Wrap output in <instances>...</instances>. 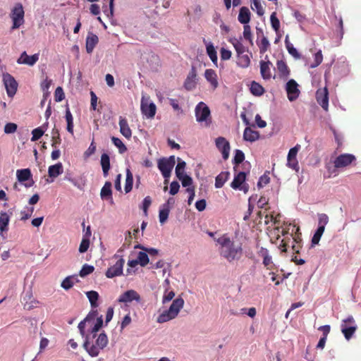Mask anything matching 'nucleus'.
<instances>
[{
    "label": "nucleus",
    "mask_w": 361,
    "mask_h": 361,
    "mask_svg": "<svg viewBox=\"0 0 361 361\" xmlns=\"http://www.w3.org/2000/svg\"><path fill=\"white\" fill-rule=\"evenodd\" d=\"M184 300L178 297L173 300L168 310L163 311L157 318V322L163 324L175 319L183 307Z\"/></svg>",
    "instance_id": "3"
},
{
    "label": "nucleus",
    "mask_w": 361,
    "mask_h": 361,
    "mask_svg": "<svg viewBox=\"0 0 361 361\" xmlns=\"http://www.w3.org/2000/svg\"><path fill=\"white\" fill-rule=\"evenodd\" d=\"M98 37L92 33L89 32L86 38V51L88 54H91L94 49L95 46L98 43Z\"/></svg>",
    "instance_id": "20"
},
{
    "label": "nucleus",
    "mask_w": 361,
    "mask_h": 361,
    "mask_svg": "<svg viewBox=\"0 0 361 361\" xmlns=\"http://www.w3.org/2000/svg\"><path fill=\"white\" fill-rule=\"evenodd\" d=\"M252 56V54H241L238 56V61L237 63L239 66L242 68H247L250 63V57Z\"/></svg>",
    "instance_id": "29"
},
{
    "label": "nucleus",
    "mask_w": 361,
    "mask_h": 361,
    "mask_svg": "<svg viewBox=\"0 0 361 361\" xmlns=\"http://www.w3.org/2000/svg\"><path fill=\"white\" fill-rule=\"evenodd\" d=\"M325 228L318 226L317 231H315L312 238V245H317L321 239V237L322 236Z\"/></svg>",
    "instance_id": "44"
},
{
    "label": "nucleus",
    "mask_w": 361,
    "mask_h": 361,
    "mask_svg": "<svg viewBox=\"0 0 361 361\" xmlns=\"http://www.w3.org/2000/svg\"><path fill=\"white\" fill-rule=\"evenodd\" d=\"M111 141L114 143V145L116 147H118L119 153L123 154L127 151V147H126V145L123 144L121 139L116 137H112Z\"/></svg>",
    "instance_id": "42"
},
{
    "label": "nucleus",
    "mask_w": 361,
    "mask_h": 361,
    "mask_svg": "<svg viewBox=\"0 0 361 361\" xmlns=\"http://www.w3.org/2000/svg\"><path fill=\"white\" fill-rule=\"evenodd\" d=\"M196 78V69L192 66L184 82V87L187 90H192L195 88L197 84Z\"/></svg>",
    "instance_id": "17"
},
{
    "label": "nucleus",
    "mask_w": 361,
    "mask_h": 361,
    "mask_svg": "<svg viewBox=\"0 0 361 361\" xmlns=\"http://www.w3.org/2000/svg\"><path fill=\"white\" fill-rule=\"evenodd\" d=\"M270 21L271 24L272 28L277 32L280 27V22L279 20L276 17V12H273L270 16Z\"/></svg>",
    "instance_id": "50"
},
{
    "label": "nucleus",
    "mask_w": 361,
    "mask_h": 361,
    "mask_svg": "<svg viewBox=\"0 0 361 361\" xmlns=\"http://www.w3.org/2000/svg\"><path fill=\"white\" fill-rule=\"evenodd\" d=\"M90 246V240L87 238H82L79 246V252L80 253L85 252Z\"/></svg>",
    "instance_id": "59"
},
{
    "label": "nucleus",
    "mask_w": 361,
    "mask_h": 361,
    "mask_svg": "<svg viewBox=\"0 0 361 361\" xmlns=\"http://www.w3.org/2000/svg\"><path fill=\"white\" fill-rule=\"evenodd\" d=\"M238 19L240 23L247 25L250 20V10L245 6L240 8Z\"/></svg>",
    "instance_id": "27"
},
{
    "label": "nucleus",
    "mask_w": 361,
    "mask_h": 361,
    "mask_svg": "<svg viewBox=\"0 0 361 361\" xmlns=\"http://www.w3.org/2000/svg\"><path fill=\"white\" fill-rule=\"evenodd\" d=\"M175 296V293L173 290L169 291L168 288H166L163 298L162 303L165 304L171 301Z\"/></svg>",
    "instance_id": "57"
},
{
    "label": "nucleus",
    "mask_w": 361,
    "mask_h": 361,
    "mask_svg": "<svg viewBox=\"0 0 361 361\" xmlns=\"http://www.w3.org/2000/svg\"><path fill=\"white\" fill-rule=\"evenodd\" d=\"M2 76L4 85L8 96L13 97L16 93L18 82L15 78L8 73H4Z\"/></svg>",
    "instance_id": "9"
},
{
    "label": "nucleus",
    "mask_w": 361,
    "mask_h": 361,
    "mask_svg": "<svg viewBox=\"0 0 361 361\" xmlns=\"http://www.w3.org/2000/svg\"><path fill=\"white\" fill-rule=\"evenodd\" d=\"M228 171H223L220 173L216 177L215 180V187L216 188H221L223 187L226 181L228 180L229 177Z\"/></svg>",
    "instance_id": "31"
},
{
    "label": "nucleus",
    "mask_w": 361,
    "mask_h": 361,
    "mask_svg": "<svg viewBox=\"0 0 361 361\" xmlns=\"http://www.w3.org/2000/svg\"><path fill=\"white\" fill-rule=\"evenodd\" d=\"M51 80H49L47 78H45L42 82H41V89L44 93V99H47L49 97V89L51 86Z\"/></svg>",
    "instance_id": "43"
},
{
    "label": "nucleus",
    "mask_w": 361,
    "mask_h": 361,
    "mask_svg": "<svg viewBox=\"0 0 361 361\" xmlns=\"http://www.w3.org/2000/svg\"><path fill=\"white\" fill-rule=\"evenodd\" d=\"M111 186V183L106 181L101 190L100 196L102 200H110V203L113 204L114 200L112 198Z\"/></svg>",
    "instance_id": "19"
},
{
    "label": "nucleus",
    "mask_w": 361,
    "mask_h": 361,
    "mask_svg": "<svg viewBox=\"0 0 361 361\" xmlns=\"http://www.w3.org/2000/svg\"><path fill=\"white\" fill-rule=\"evenodd\" d=\"M133 176L130 169L126 170V183H125V192L126 193L131 191L133 188Z\"/></svg>",
    "instance_id": "37"
},
{
    "label": "nucleus",
    "mask_w": 361,
    "mask_h": 361,
    "mask_svg": "<svg viewBox=\"0 0 361 361\" xmlns=\"http://www.w3.org/2000/svg\"><path fill=\"white\" fill-rule=\"evenodd\" d=\"M245 178L246 174L245 172H239L235 176L232 183H231V187L235 190L240 188V187L245 183Z\"/></svg>",
    "instance_id": "26"
},
{
    "label": "nucleus",
    "mask_w": 361,
    "mask_h": 361,
    "mask_svg": "<svg viewBox=\"0 0 361 361\" xmlns=\"http://www.w3.org/2000/svg\"><path fill=\"white\" fill-rule=\"evenodd\" d=\"M133 300H135L138 302L140 301V295L134 290H129L124 292L118 299L119 302L124 303L131 302Z\"/></svg>",
    "instance_id": "15"
},
{
    "label": "nucleus",
    "mask_w": 361,
    "mask_h": 361,
    "mask_svg": "<svg viewBox=\"0 0 361 361\" xmlns=\"http://www.w3.org/2000/svg\"><path fill=\"white\" fill-rule=\"evenodd\" d=\"M39 60V54H35L32 56L27 54L26 51H23L20 57L17 59L18 64H25L30 66H34Z\"/></svg>",
    "instance_id": "16"
},
{
    "label": "nucleus",
    "mask_w": 361,
    "mask_h": 361,
    "mask_svg": "<svg viewBox=\"0 0 361 361\" xmlns=\"http://www.w3.org/2000/svg\"><path fill=\"white\" fill-rule=\"evenodd\" d=\"M245 159V155L244 153L240 150V149H235V156L233 158V164H239L242 163Z\"/></svg>",
    "instance_id": "56"
},
{
    "label": "nucleus",
    "mask_w": 361,
    "mask_h": 361,
    "mask_svg": "<svg viewBox=\"0 0 361 361\" xmlns=\"http://www.w3.org/2000/svg\"><path fill=\"white\" fill-rule=\"evenodd\" d=\"M101 165L104 176L106 177L110 169V159L109 155L106 153L102 154L101 156Z\"/></svg>",
    "instance_id": "30"
},
{
    "label": "nucleus",
    "mask_w": 361,
    "mask_h": 361,
    "mask_svg": "<svg viewBox=\"0 0 361 361\" xmlns=\"http://www.w3.org/2000/svg\"><path fill=\"white\" fill-rule=\"evenodd\" d=\"M141 111L147 118H153L156 114V105L149 97H142L141 99Z\"/></svg>",
    "instance_id": "10"
},
{
    "label": "nucleus",
    "mask_w": 361,
    "mask_h": 361,
    "mask_svg": "<svg viewBox=\"0 0 361 361\" xmlns=\"http://www.w3.org/2000/svg\"><path fill=\"white\" fill-rule=\"evenodd\" d=\"M207 54L210 58L211 61L215 64H217V54L215 48L212 42H209L206 45Z\"/></svg>",
    "instance_id": "34"
},
{
    "label": "nucleus",
    "mask_w": 361,
    "mask_h": 361,
    "mask_svg": "<svg viewBox=\"0 0 361 361\" xmlns=\"http://www.w3.org/2000/svg\"><path fill=\"white\" fill-rule=\"evenodd\" d=\"M141 267H145L149 263V257L146 252H140L137 258Z\"/></svg>",
    "instance_id": "46"
},
{
    "label": "nucleus",
    "mask_w": 361,
    "mask_h": 361,
    "mask_svg": "<svg viewBox=\"0 0 361 361\" xmlns=\"http://www.w3.org/2000/svg\"><path fill=\"white\" fill-rule=\"evenodd\" d=\"M186 166V163L181 159L178 158V164L176 167V175L179 177L181 175L185 174L184 171Z\"/></svg>",
    "instance_id": "47"
},
{
    "label": "nucleus",
    "mask_w": 361,
    "mask_h": 361,
    "mask_svg": "<svg viewBox=\"0 0 361 361\" xmlns=\"http://www.w3.org/2000/svg\"><path fill=\"white\" fill-rule=\"evenodd\" d=\"M118 124L121 133L127 139H130L132 136V132L128 126L127 120L122 116H120Z\"/></svg>",
    "instance_id": "21"
},
{
    "label": "nucleus",
    "mask_w": 361,
    "mask_h": 361,
    "mask_svg": "<svg viewBox=\"0 0 361 361\" xmlns=\"http://www.w3.org/2000/svg\"><path fill=\"white\" fill-rule=\"evenodd\" d=\"M182 183V185L183 187H188L190 186L192 184V179L190 176H188L187 174H183L180 176L179 177H177Z\"/></svg>",
    "instance_id": "54"
},
{
    "label": "nucleus",
    "mask_w": 361,
    "mask_h": 361,
    "mask_svg": "<svg viewBox=\"0 0 361 361\" xmlns=\"http://www.w3.org/2000/svg\"><path fill=\"white\" fill-rule=\"evenodd\" d=\"M78 280L75 276H69L63 279L61 283V287L65 290H69L73 287L75 283L78 282Z\"/></svg>",
    "instance_id": "36"
},
{
    "label": "nucleus",
    "mask_w": 361,
    "mask_h": 361,
    "mask_svg": "<svg viewBox=\"0 0 361 361\" xmlns=\"http://www.w3.org/2000/svg\"><path fill=\"white\" fill-rule=\"evenodd\" d=\"M243 37L245 39L249 41V42L251 45H253L251 28H250V26L248 25H244Z\"/></svg>",
    "instance_id": "51"
},
{
    "label": "nucleus",
    "mask_w": 361,
    "mask_h": 361,
    "mask_svg": "<svg viewBox=\"0 0 361 361\" xmlns=\"http://www.w3.org/2000/svg\"><path fill=\"white\" fill-rule=\"evenodd\" d=\"M17 130V125L13 123H6L4 126V133L6 134L13 133Z\"/></svg>",
    "instance_id": "61"
},
{
    "label": "nucleus",
    "mask_w": 361,
    "mask_h": 361,
    "mask_svg": "<svg viewBox=\"0 0 361 361\" xmlns=\"http://www.w3.org/2000/svg\"><path fill=\"white\" fill-rule=\"evenodd\" d=\"M300 149V145H296L294 147L291 148L288 154L287 161L297 160L296 155L299 149Z\"/></svg>",
    "instance_id": "55"
},
{
    "label": "nucleus",
    "mask_w": 361,
    "mask_h": 361,
    "mask_svg": "<svg viewBox=\"0 0 361 361\" xmlns=\"http://www.w3.org/2000/svg\"><path fill=\"white\" fill-rule=\"evenodd\" d=\"M252 9L255 11L259 16L264 14V10L259 0H252Z\"/></svg>",
    "instance_id": "41"
},
{
    "label": "nucleus",
    "mask_w": 361,
    "mask_h": 361,
    "mask_svg": "<svg viewBox=\"0 0 361 361\" xmlns=\"http://www.w3.org/2000/svg\"><path fill=\"white\" fill-rule=\"evenodd\" d=\"M170 209L160 207L159 211V218L161 224H164L168 219L170 213Z\"/></svg>",
    "instance_id": "39"
},
{
    "label": "nucleus",
    "mask_w": 361,
    "mask_h": 361,
    "mask_svg": "<svg viewBox=\"0 0 361 361\" xmlns=\"http://www.w3.org/2000/svg\"><path fill=\"white\" fill-rule=\"evenodd\" d=\"M10 221V216L6 212L0 213V235L4 237V233L8 231V226Z\"/></svg>",
    "instance_id": "22"
},
{
    "label": "nucleus",
    "mask_w": 361,
    "mask_h": 361,
    "mask_svg": "<svg viewBox=\"0 0 361 361\" xmlns=\"http://www.w3.org/2000/svg\"><path fill=\"white\" fill-rule=\"evenodd\" d=\"M354 161H355V157L353 154H342L335 159L334 164L335 168L341 169L348 166Z\"/></svg>",
    "instance_id": "12"
},
{
    "label": "nucleus",
    "mask_w": 361,
    "mask_h": 361,
    "mask_svg": "<svg viewBox=\"0 0 361 361\" xmlns=\"http://www.w3.org/2000/svg\"><path fill=\"white\" fill-rule=\"evenodd\" d=\"M123 250L121 248L118 250L117 253L113 257L114 259H117L116 263L111 266L106 271L105 275L109 279H112L115 276H118L123 274V265L125 260L121 255L118 253L121 252Z\"/></svg>",
    "instance_id": "5"
},
{
    "label": "nucleus",
    "mask_w": 361,
    "mask_h": 361,
    "mask_svg": "<svg viewBox=\"0 0 361 361\" xmlns=\"http://www.w3.org/2000/svg\"><path fill=\"white\" fill-rule=\"evenodd\" d=\"M251 93L255 96H261L264 92V87L255 81H252L250 87Z\"/></svg>",
    "instance_id": "35"
},
{
    "label": "nucleus",
    "mask_w": 361,
    "mask_h": 361,
    "mask_svg": "<svg viewBox=\"0 0 361 361\" xmlns=\"http://www.w3.org/2000/svg\"><path fill=\"white\" fill-rule=\"evenodd\" d=\"M92 339L90 335H87L83 347L90 356L97 357L99 354L100 350L107 345L108 338L105 333H101L96 339L95 344L90 342Z\"/></svg>",
    "instance_id": "2"
},
{
    "label": "nucleus",
    "mask_w": 361,
    "mask_h": 361,
    "mask_svg": "<svg viewBox=\"0 0 361 361\" xmlns=\"http://www.w3.org/2000/svg\"><path fill=\"white\" fill-rule=\"evenodd\" d=\"M259 137V133L257 131L252 130L250 127L245 128L243 133V138L246 141L255 142Z\"/></svg>",
    "instance_id": "25"
},
{
    "label": "nucleus",
    "mask_w": 361,
    "mask_h": 361,
    "mask_svg": "<svg viewBox=\"0 0 361 361\" xmlns=\"http://www.w3.org/2000/svg\"><path fill=\"white\" fill-rule=\"evenodd\" d=\"M216 148L221 152L222 157L227 160L229 157L231 146L227 140L224 137H218L215 140Z\"/></svg>",
    "instance_id": "11"
},
{
    "label": "nucleus",
    "mask_w": 361,
    "mask_h": 361,
    "mask_svg": "<svg viewBox=\"0 0 361 361\" xmlns=\"http://www.w3.org/2000/svg\"><path fill=\"white\" fill-rule=\"evenodd\" d=\"M276 66H277V69L279 71L280 76L287 78L290 74V71H289L288 67L287 66L286 62L282 60L278 61Z\"/></svg>",
    "instance_id": "32"
},
{
    "label": "nucleus",
    "mask_w": 361,
    "mask_h": 361,
    "mask_svg": "<svg viewBox=\"0 0 361 361\" xmlns=\"http://www.w3.org/2000/svg\"><path fill=\"white\" fill-rule=\"evenodd\" d=\"M261 54L265 53L270 46V43L267 37L262 36L260 42H257Z\"/></svg>",
    "instance_id": "40"
},
{
    "label": "nucleus",
    "mask_w": 361,
    "mask_h": 361,
    "mask_svg": "<svg viewBox=\"0 0 361 361\" xmlns=\"http://www.w3.org/2000/svg\"><path fill=\"white\" fill-rule=\"evenodd\" d=\"M260 255L263 257V264L264 266L268 267L271 264V257L269 255V251L265 248H262Z\"/></svg>",
    "instance_id": "48"
},
{
    "label": "nucleus",
    "mask_w": 361,
    "mask_h": 361,
    "mask_svg": "<svg viewBox=\"0 0 361 361\" xmlns=\"http://www.w3.org/2000/svg\"><path fill=\"white\" fill-rule=\"evenodd\" d=\"M86 295L90 302L92 308L98 307L97 300L99 299V293L94 290H90L86 292Z\"/></svg>",
    "instance_id": "33"
},
{
    "label": "nucleus",
    "mask_w": 361,
    "mask_h": 361,
    "mask_svg": "<svg viewBox=\"0 0 361 361\" xmlns=\"http://www.w3.org/2000/svg\"><path fill=\"white\" fill-rule=\"evenodd\" d=\"M63 171V165L61 162H58L54 165H51L48 169V175L51 178H55L61 175Z\"/></svg>",
    "instance_id": "24"
},
{
    "label": "nucleus",
    "mask_w": 361,
    "mask_h": 361,
    "mask_svg": "<svg viewBox=\"0 0 361 361\" xmlns=\"http://www.w3.org/2000/svg\"><path fill=\"white\" fill-rule=\"evenodd\" d=\"M24 9L21 3H16L11 11V18L13 21L12 29H18L24 23Z\"/></svg>",
    "instance_id": "7"
},
{
    "label": "nucleus",
    "mask_w": 361,
    "mask_h": 361,
    "mask_svg": "<svg viewBox=\"0 0 361 361\" xmlns=\"http://www.w3.org/2000/svg\"><path fill=\"white\" fill-rule=\"evenodd\" d=\"M221 245L220 254L229 262L238 260L243 255V249L240 244H235L230 238L223 236L217 239Z\"/></svg>",
    "instance_id": "1"
},
{
    "label": "nucleus",
    "mask_w": 361,
    "mask_h": 361,
    "mask_svg": "<svg viewBox=\"0 0 361 361\" xmlns=\"http://www.w3.org/2000/svg\"><path fill=\"white\" fill-rule=\"evenodd\" d=\"M179 188H180V185H179L178 182L173 181L171 183V185H170L169 193L171 195H175L176 194L178 193Z\"/></svg>",
    "instance_id": "64"
},
{
    "label": "nucleus",
    "mask_w": 361,
    "mask_h": 361,
    "mask_svg": "<svg viewBox=\"0 0 361 361\" xmlns=\"http://www.w3.org/2000/svg\"><path fill=\"white\" fill-rule=\"evenodd\" d=\"M196 121L202 126L209 127L212 123L210 110L202 102H199L195 109Z\"/></svg>",
    "instance_id": "4"
},
{
    "label": "nucleus",
    "mask_w": 361,
    "mask_h": 361,
    "mask_svg": "<svg viewBox=\"0 0 361 361\" xmlns=\"http://www.w3.org/2000/svg\"><path fill=\"white\" fill-rule=\"evenodd\" d=\"M231 43L235 49L237 56L245 52H248V49L239 40L235 39L231 42Z\"/></svg>",
    "instance_id": "38"
},
{
    "label": "nucleus",
    "mask_w": 361,
    "mask_h": 361,
    "mask_svg": "<svg viewBox=\"0 0 361 361\" xmlns=\"http://www.w3.org/2000/svg\"><path fill=\"white\" fill-rule=\"evenodd\" d=\"M323 60V56L321 51H317L314 54V63L310 65L311 68H314L320 65Z\"/></svg>",
    "instance_id": "60"
},
{
    "label": "nucleus",
    "mask_w": 361,
    "mask_h": 361,
    "mask_svg": "<svg viewBox=\"0 0 361 361\" xmlns=\"http://www.w3.org/2000/svg\"><path fill=\"white\" fill-rule=\"evenodd\" d=\"M270 178L268 175L264 174L262 176L257 183L258 188H262L269 183Z\"/></svg>",
    "instance_id": "62"
},
{
    "label": "nucleus",
    "mask_w": 361,
    "mask_h": 361,
    "mask_svg": "<svg viewBox=\"0 0 361 361\" xmlns=\"http://www.w3.org/2000/svg\"><path fill=\"white\" fill-rule=\"evenodd\" d=\"M65 97L63 89L61 87H58L55 90V100L56 102L62 101Z\"/></svg>",
    "instance_id": "63"
},
{
    "label": "nucleus",
    "mask_w": 361,
    "mask_h": 361,
    "mask_svg": "<svg viewBox=\"0 0 361 361\" xmlns=\"http://www.w3.org/2000/svg\"><path fill=\"white\" fill-rule=\"evenodd\" d=\"M18 180L20 183L29 180L32 177L31 171L29 169H19L16 171Z\"/></svg>",
    "instance_id": "28"
},
{
    "label": "nucleus",
    "mask_w": 361,
    "mask_h": 361,
    "mask_svg": "<svg viewBox=\"0 0 361 361\" xmlns=\"http://www.w3.org/2000/svg\"><path fill=\"white\" fill-rule=\"evenodd\" d=\"M204 78L207 82L210 83V85L213 90H216L219 86L217 80V75L213 69H207L204 72Z\"/></svg>",
    "instance_id": "18"
},
{
    "label": "nucleus",
    "mask_w": 361,
    "mask_h": 361,
    "mask_svg": "<svg viewBox=\"0 0 361 361\" xmlns=\"http://www.w3.org/2000/svg\"><path fill=\"white\" fill-rule=\"evenodd\" d=\"M61 143V138L59 133V130L54 128L52 130V143L51 146L54 148H57L58 145Z\"/></svg>",
    "instance_id": "49"
},
{
    "label": "nucleus",
    "mask_w": 361,
    "mask_h": 361,
    "mask_svg": "<svg viewBox=\"0 0 361 361\" xmlns=\"http://www.w3.org/2000/svg\"><path fill=\"white\" fill-rule=\"evenodd\" d=\"M271 63L270 61H260V73L264 80H269L271 78V73L270 66Z\"/></svg>",
    "instance_id": "23"
},
{
    "label": "nucleus",
    "mask_w": 361,
    "mask_h": 361,
    "mask_svg": "<svg viewBox=\"0 0 361 361\" xmlns=\"http://www.w3.org/2000/svg\"><path fill=\"white\" fill-rule=\"evenodd\" d=\"M286 90L287 92L288 99L290 102H293L298 99L300 94L298 85L295 80L290 79L286 85Z\"/></svg>",
    "instance_id": "13"
},
{
    "label": "nucleus",
    "mask_w": 361,
    "mask_h": 361,
    "mask_svg": "<svg viewBox=\"0 0 361 361\" xmlns=\"http://www.w3.org/2000/svg\"><path fill=\"white\" fill-rule=\"evenodd\" d=\"M316 99L319 104L326 111L329 106V93L326 87L319 89L316 92Z\"/></svg>",
    "instance_id": "14"
},
{
    "label": "nucleus",
    "mask_w": 361,
    "mask_h": 361,
    "mask_svg": "<svg viewBox=\"0 0 361 361\" xmlns=\"http://www.w3.org/2000/svg\"><path fill=\"white\" fill-rule=\"evenodd\" d=\"M63 179L65 180H68V181L71 182L74 186H75L76 188H78L80 190H82V188H83L84 184L81 185L78 181V180H76L75 178H73L72 174L70 172H66V173L64 176Z\"/></svg>",
    "instance_id": "45"
},
{
    "label": "nucleus",
    "mask_w": 361,
    "mask_h": 361,
    "mask_svg": "<svg viewBox=\"0 0 361 361\" xmlns=\"http://www.w3.org/2000/svg\"><path fill=\"white\" fill-rule=\"evenodd\" d=\"M329 222V216L326 214H318V226L325 228L326 225Z\"/></svg>",
    "instance_id": "58"
},
{
    "label": "nucleus",
    "mask_w": 361,
    "mask_h": 361,
    "mask_svg": "<svg viewBox=\"0 0 361 361\" xmlns=\"http://www.w3.org/2000/svg\"><path fill=\"white\" fill-rule=\"evenodd\" d=\"M44 133V130L42 128V127H39L35 128L32 131V137L31 141L35 142L38 140Z\"/></svg>",
    "instance_id": "53"
},
{
    "label": "nucleus",
    "mask_w": 361,
    "mask_h": 361,
    "mask_svg": "<svg viewBox=\"0 0 361 361\" xmlns=\"http://www.w3.org/2000/svg\"><path fill=\"white\" fill-rule=\"evenodd\" d=\"M175 164L176 158L174 156H170L168 158H161L158 160L157 166L165 178V183L167 181V178L170 177Z\"/></svg>",
    "instance_id": "6"
},
{
    "label": "nucleus",
    "mask_w": 361,
    "mask_h": 361,
    "mask_svg": "<svg viewBox=\"0 0 361 361\" xmlns=\"http://www.w3.org/2000/svg\"><path fill=\"white\" fill-rule=\"evenodd\" d=\"M94 270V268L93 266L85 264L82 266L81 270L80 271V276L81 277H85L92 273Z\"/></svg>",
    "instance_id": "52"
},
{
    "label": "nucleus",
    "mask_w": 361,
    "mask_h": 361,
    "mask_svg": "<svg viewBox=\"0 0 361 361\" xmlns=\"http://www.w3.org/2000/svg\"><path fill=\"white\" fill-rule=\"evenodd\" d=\"M341 329V332L346 340L348 341L353 337L357 329V326L352 315H350L346 319L342 320Z\"/></svg>",
    "instance_id": "8"
}]
</instances>
